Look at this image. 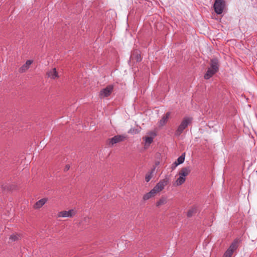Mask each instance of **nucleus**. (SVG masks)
Segmentation results:
<instances>
[{"label": "nucleus", "mask_w": 257, "mask_h": 257, "mask_svg": "<svg viewBox=\"0 0 257 257\" xmlns=\"http://www.w3.org/2000/svg\"><path fill=\"white\" fill-rule=\"evenodd\" d=\"M192 118L190 117H185L181 122L179 125L175 132V136L179 137L183 131L192 123Z\"/></svg>", "instance_id": "nucleus-1"}, {"label": "nucleus", "mask_w": 257, "mask_h": 257, "mask_svg": "<svg viewBox=\"0 0 257 257\" xmlns=\"http://www.w3.org/2000/svg\"><path fill=\"white\" fill-rule=\"evenodd\" d=\"M127 138V137L125 135H116L112 138L108 139L107 143L110 147H112L115 144L124 141Z\"/></svg>", "instance_id": "nucleus-2"}, {"label": "nucleus", "mask_w": 257, "mask_h": 257, "mask_svg": "<svg viewBox=\"0 0 257 257\" xmlns=\"http://www.w3.org/2000/svg\"><path fill=\"white\" fill-rule=\"evenodd\" d=\"M213 7L215 12L217 15H220L225 8V2L224 0H215Z\"/></svg>", "instance_id": "nucleus-3"}, {"label": "nucleus", "mask_w": 257, "mask_h": 257, "mask_svg": "<svg viewBox=\"0 0 257 257\" xmlns=\"http://www.w3.org/2000/svg\"><path fill=\"white\" fill-rule=\"evenodd\" d=\"M169 181V178L167 177H166L165 178L161 180L153 188V190H155V191L156 193L161 192L164 188L165 186H166Z\"/></svg>", "instance_id": "nucleus-4"}, {"label": "nucleus", "mask_w": 257, "mask_h": 257, "mask_svg": "<svg viewBox=\"0 0 257 257\" xmlns=\"http://www.w3.org/2000/svg\"><path fill=\"white\" fill-rule=\"evenodd\" d=\"M113 89V86L109 85L106 88L102 89L99 92V96L101 97H105L109 96Z\"/></svg>", "instance_id": "nucleus-5"}, {"label": "nucleus", "mask_w": 257, "mask_h": 257, "mask_svg": "<svg viewBox=\"0 0 257 257\" xmlns=\"http://www.w3.org/2000/svg\"><path fill=\"white\" fill-rule=\"evenodd\" d=\"M76 213V211L74 209H70L68 211H62L58 214L59 217H72Z\"/></svg>", "instance_id": "nucleus-6"}, {"label": "nucleus", "mask_w": 257, "mask_h": 257, "mask_svg": "<svg viewBox=\"0 0 257 257\" xmlns=\"http://www.w3.org/2000/svg\"><path fill=\"white\" fill-rule=\"evenodd\" d=\"M241 240L240 238H237L235 239L231 244L230 245L228 249L233 253V252L237 249L238 246V244L240 243Z\"/></svg>", "instance_id": "nucleus-7"}, {"label": "nucleus", "mask_w": 257, "mask_h": 257, "mask_svg": "<svg viewBox=\"0 0 257 257\" xmlns=\"http://www.w3.org/2000/svg\"><path fill=\"white\" fill-rule=\"evenodd\" d=\"M210 68L218 71L219 70V61L217 58H213L210 60Z\"/></svg>", "instance_id": "nucleus-8"}, {"label": "nucleus", "mask_w": 257, "mask_h": 257, "mask_svg": "<svg viewBox=\"0 0 257 257\" xmlns=\"http://www.w3.org/2000/svg\"><path fill=\"white\" fill-rule=\"evenodd\" d=\"M191 172L190 167H183L181 168L179 173V175L186 178V177L188 176Z\"/></svg>", "instance_id": "nucleus-9"}, {"label": "nucleus", "mask_w": 257, "mask_h": 257, "mask_svg": "<svg viewBox=\"0 0 257 257\" xmlns=\"http://www.w3.org/2000/svg\"><path fill=\"white\" fill-rule=\"evenodd\" d=\"M32 60H27L25 64L22 65L19 69V72L21 73L26 72L30 67V66L32 64Z\"/></svg>", "instance_id": "nucleus-10"}, {"label": "nucleus", "mask_w": 257, "mask_h": 257, "mask_svg": "<svg viewBox=\"0 0 257 257\" xmlns=\"http://www.w3.org/2000/svg\"><path fill=\"white\" fill-rule=\"evenodd\" d=\"M47 75L48 76V77H49L52 79H55L59 77L58 74L55 68L49 70L47 72Z\"/></svg>", "instance_id": "nucleus-11"}, {"label": "nucleus", "mask_w": 257, "mask_h": 257, "mask_svg": "<svg viewBox=\"0 0 257 257\" xmlns=\"http://www.w3.org/2000/svg\"><path fill=\"white\" fill-rule=\"evenodd\" d=\"M47 201L48 199L46 198H44L39 200L34 205V208L36 209H40L47 202Z\"/></svg>", "instance_id": "nucleus-12"}, {"label": "nucleus", "mask_w": 257, "mask_h": 257, "mask_svg": "<svg viewBox=\"0 0 257 257\" xmlns=\"http://www.w3.org/2000/svg\"><path fill=\"white\" fill-rule=\"evenodd\" d=\"M170 114V112H168L162 116V118L159 121V125L160 126H163L167 122Z\"/></svg>", "instance_id": "nucleus-13"}, {"label": "nucleus", "mask_w": 257, "mask_h": 257, "mask_svg": "<svg viewBox=\"0 0 257 257\" xmlns=\"http://www.w3.org/2000/svg\"><path fill=\"white\" fill-rule=\"evenodd\" d=\"M132 60H135L136 62H140L142 60V57L140 52L139 51H135L131 56Z\"/></svg>", "instance_id": "nucleus-14"}, {"label": "nucleus", "mask_w": 257, "mask_h": 257, "mask_svg": "<svg viewBox=\"0 0 257 257\" xmlns=\"http://www.w3.org/2000/svg\"><path fill=\"white\" fill-rule=\"evenodd\" d=\"M217 71L209 68L208 69L207 72L204 75V78L205 79H209L211 78L213 75H214Z\"/></svg>", "instance_id": "nucleus-15"}, {"label": "nucleus", "mask_w": 257, "mask_h": 257, "mask_svg": "<svg viewBox=\"0 0 257 257\" xmlns=\"http://www.w3.org/2000/svg\"><path fill=\"white\" fill-rule=\"evenodd\" d=\"M156 192L155 191V190H153L152 189L149 192L145 194L143 196V199L144 200H147L149 199L150 198L154 197L156 194Z\"/></svg>", "instance_id": "nucleus-16"}, {"label": "nucleus", "mask_w": 257, "mask_h": 257, "mask_svg": "<svg viewBox=\"0 0 257 257\" xmlns=\"http://www.w3.org/2000/svg\"><path fill=\"white\" fill-rule=\"evenodd\" d=\"M167 202V198L165 196H162L160 199L156 202V206L160 207L161 205L166 204Z\"/></svg>", "instance_id": "nucleus-17"}, {"label": "nucleus", "mask_w": 257, "mask_h": 257, "mask_svg": "<svg viewBox=\"0 0 257 257\" xmlns=\"http://www.w3.org/2000/svg\"><path fill=\"white\" fill-rule=\"evenodd\" d=\"M156 167H154L152 169L151 171L149 172H148L146 175L145 177V180L147 182H148L150 181V180L151 179V178L153 177V174L155 170Z\"/></svg>", "instance_id": "nucleus-18"}, {"label": "nucleus", "mask_w": 257, "mask_h": 257, "mask_svg": "<svg viewBox=\"0 0 257 257\" xmlns=\"http://www.w3.org/2000/svg\"><path fill=\"white\" fill-rule=\"evenodd\" d=\"M197 212V208L195 207H192L190 208L187 213V216L188 217H192L194 214H195Z\"/></svg>", "instance_id": "nucleus-19"}, {"label": "nucleus", "mask_w": 257, "mask_h": 257, "mask_svg": "<svg viewBox=\"0 0 257 257\" xmlns=\"http://www.w3.org/2000/svg\"><path fill=\"white\" fill-rule=\"evenodd\" d=\"M186 180V178L179 176V178L176 180L175 184L177 186H180L183 184Z\"/></svg>", "instance_id": "nucleus-20"}, {"label": "nucleus", "mask_w": 257, "mask_h": 257, "mask_svg": "<svg viewBox=\"0 0 257 257\" xmlns=\"http://www.w3.org/2000/svg\"><path fill=\"white\" fill-rule=\"evenodd\" d=\"M21 238V236L20 234L17 233H13L10 236V239L12 241H15L19 240Z\"/></svg>", "instance_id": "nucleus-21"}, {"label": "nucleus", "mask_w": 257, "mask_h": 257, "mask_svg": "<svg viewBox=\"0 0 257 257\" xmlns=\"http://www.w3.org/2000/svg\"><path fill=\"white\" fill-rule=\"evenodd\" d=\"M3 189L5 191H11L14 190L16 188L15 186L14 185H6L4 186L3 187Z\"/></svg>", "instance_id": "nucleus-22"}, {"label": "nucleus", "mask_w": 257, "mask_h": 257, "mask_svg": "<svg viewBox=\"0 0 257 257\" xmlns=\"http://www.w3.org/2000/svg\"><path fill=\"white\" fill-rule=\"evenodd\" d=\"M185 153H183L177 160V163L179 165L183 163L185 160Z\"/></svg>", "instance_id": "nucleus-23"}, {"label": "nucleus", "mask_w": 257, "mask_h": 257, "mask_svg": "<svg viewBox=\"0 0 257 257\" xmlns=\"http://www.w3.org/2000/svg\"><path fill=\"white\" fill-rule=\"evenodd\" d=\"M141 127L139 128H131L128 131V133L131 134H138L140 132Z\"/></svg>", "instance_id": "nucleus-24"}, {"label": "nucleus", "mask_w": 257, "mask_h": 257, "mask_svg": "<svg viewBox=\"0 0 257 257\" xmlns=\"http://www.w3.org/2000/svg\"><path fill=\"white\" fill-rule=\"evenodd\" d=\"M143 139L145 140V143L146 144H151L153 141V139L151 137H145L143 138Z\"/></svg>", "instance_id": "nucleus-25"}, {"label": "nucleus", "mask_w": 257, "mask_h": 257, "mask_svg": "<svg viewBox=\"0 0 257 257\" xmlns=\"http://www.w3.org/2000/svg\"><path fill=\"white\" fill-rule=\"evenodd\" d=\"M232 254L233 252L227 249V250L225 252L223 257H231Z\"/></svg>", "instance_id": "nucleus-26"}, {"label": "nucleus", "mask_w": 257, "mask_h": 257, "mask_svg": "<svg viewBox=\"0 0 257 257\" xmlns=\"http://www.w3.org/2000/svg\"><path fill=\"white\" fill-rule=\"evenodd\" d=\"M178 165H179V163H177V161H175L172 164L171 169L172 170H174Z\"/></svg>", "instance_id": "nucleus-27"}, {"label": "nucleus", "mask_w": 257, "mask_h": 257, "mask_svg": "<svg viewBox=\"0 0 257 257\" xmlns=\"http://www.w3.org/2000/svg\"><path fill=\"white\" fill-rule=\"evenodd\" d=\"M70 169V166L69 165H66L65 168H64V170L65 171H67L68 170H69Z\"/></svg>", "instance_id": "nucleus-28"}]
</instances>
